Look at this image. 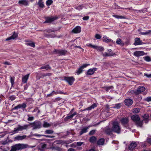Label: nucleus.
<instances>
[{
  "instance_id": "obj_48",
  "label": "nucleus",
  "mask_w": 151,
  "mask_h": 151,
  "mask_svg": "<svg viewBox=\"0 0 151 151\" xmlns=\"http://www.w3.org/2000/svg\"><path fill=\"white\" fill-rule=\"evenodd\" d=\"M151 32V30H147L146 32H140V34H141V35H147L149 34Z\"/></svg>"
},
{
  "instance_id": "obj_34",
  "label": "nucleus",
  "mask_w": 151,
  "mask_h": 151,
  "mask_svg": "<svg viewBox=\"0 0 151 151\" xmlns=\"http://www.w3.org/2000/svg\"><path fill=\"white\" fill-rule=\"evenodd\" d=\"M122 105L123 104L122 103H119L114 105L113 107L114 109H119L121 108Z\"/></svg>"
},
{
  "instance_id": "obj_20",
  "label": "nucleus",
  "mask_w": 151,
  "mask_h": 151,
  "mask_svg": "<svg viewBox=\"0 0 151 151\" xmlns=\"http://www.w3.org/2000/svg\"><path fill=\"white\" fill-rule=\"evenodd\" d=\"M81 31V27L79 26H77L75 27L72 31V32L75 34L80 33Z\"/></svg>"
},
{
  "instance_id": "obj_15",
  "label": "nucleus",
  "mask_w": 151,
  "mask_h": 151,
  "mask_svg": "<svg viewBox=\"0 0 151 151\" xmlns=\"http://www.w3.org/2000/svg\"><path fill=\"white\" fill-rule=\"evenodd\" d=\"M18 37V33L16 32H13L12 35L10 37H9L6 39V40L8 41L12 40H14Z\"/></svg>"
},
{
  "instance_id": "obj_60",
  "label": "nucleus",
  "mask_w": 151,
  "mask_h": 151,
  "mask_svg": "<svg viewBox=\"0 0 151 151\" xmlns=\"http://www.w3.org/2000/svg\"><path fill=\"white\" fill-rule=\"evenodd\" d=\"M47 145L46 144H43L41 146V148L42 149H44L46 147Z\"/></svg>"
},
{
  "instance_id": "obj_26",
  "label": "nucleus",
  "mask_w": 151,
  "mask_h": 151,
  "mask_svg": "<svg viewBox=\"0 0 151 151\" xmlns=\"http://www.w3.org/2000/svg\"><path fill=\"white\" fill-rule=\"evenodd\" d=\"M97 105L96 104V103H94L91 106L84 109L82 111H86V110H91L92 109H94V108L97 107Z\"/></svg>"
},
{
  "instance_id": "obj_39",
  "label": "nucleus",
  "mask_w": 151,
  "mask_h": 151,
  "mask_svg": "<svg viewBox=\"0 0 151 151\" xmlns=\"http://www.w3.org/2000/svg\"><path fill=\"white\" fill-rule=\"evenodd\" d=\"M73 117L72 115H69L68 114V115L64 119V120L65 121H68L69 119H71L73 118Z\"/></svg>"
},
{
  "instance_id": "obj_51",
  "label": "nucleus",
  "mask_w": 151,
  "mask_h": 151,
  "mask_svg": "<svg viewBox=\"0 0 151 151\" xmlns=\"http://www.w3.org/2000/svg\"><path fill=\"white\" fill-rule=\"evenodd\" d=\"M145 60L147 62H150L151 61V59L150 57L148 56H147L145 57Z\"/></svg>"
},
{
  "instance_id": "obj_30",
  "label": "nucleus",
  "mask_w": 151,
  "mask_h": 151,
  "mask_svg": "<svg viewBox=\"0 0 151 151\" xmlns=\"http://www.w3.org/2000/svg\"><path fill=\"white\" fill-rule=\"evenodd\" d=\"M105 142V139L104 138H101L99 139L97 141V144L98 145H103Z\"/></svg>"
},
{
  "instance_id": "obj_14",
  "label": "nucleus",
  "mask_w": 151,
  "mask_h": 151,
  "mask_svg": "<svg viewBox=\"0 0 151 151\" xmlns=\"http://www.w3.org/2000/svg\"><path fill=\"white\" fill-rule=\"evenodd\" d=\"M104 132L107 135H111L113 134L112 128L108 126L106 127L105 128Z\"/></svg>"
},
{
  "instance_id": "obj_52",
  "label": "nucleus",
  "mask_w": 151,
  "mask_h": 151,
  "mask_svg": "<svg viewBox=\"0 0 151 151\" xmlns=\"http://www.w3.org/2000/svg\"><path fill=\"white\" fill-rule=\"evenodd\" d=\"M27 116H28V118L27 119V120L29 121H32L34 120V117L33 116H29V115L28 114L27 115Z\"/></svg>"
},
{
  "instance_id": "obj_49",
  "label": "nucleus",
  "mask_w": 151,
  "mask_h": 151,
  "mask_svg": "<svg viewBox=\"0 0 151 151\" xmlns=\"http://www.w3.org/2000/svg\"><path fill=\"white\" fill-rule=\"evenodd\" d=\"M16 98V97L14 95H12L9 96V100L13 101Z\"/></svg>"
},
{
  "instance_id": "obj_40",
  "label": "nucleus",
  "mask_w": 151,
  "mask_h": 151,
  "mask_svg": "<svg viewBox=\"0 0 151 151\" xmlns=\"http://www.w3.org/2000/svg\"><path fill=\"white\" fill-rule=\"evenodd\" d=\"M53 3L52 0H47L46 2V4L47 6H50Z\"/></svg>"
},
{
  "instance_id": "obj_58",
  "label": "nucleus",
  "mask_w": 151,
  "mask_h": 151,
  "mask_svg": "<svg viewBox=\"0 0 151 151\" xmlns=\"http://www.w3.org/2000/svg\"><path fill=\"white\" fill-rule=\"evenodd\" d=\"M83 143L82 142H77L76 145L77 146H80L82 145Z\"/></svg>"
},
{
  "instance_id": "obj_25",
  "label": "nucleus",
  "mask_w": 151,
  "mask_h": 151,
  "mask_svg": "<svg viewBox=\"0 0 151 151\" xmlns=\"http://www.w3.org/2000/svg\"><path fill=\"white\" fill-rule=\"evenodd\" d=\"M29 74H28L24 76L22 78V83H27L29 78Z\"/></svg>"
},
{
  "instance_id": "obj_64",
  "label": "nucleus",
  "mask_w": 151,
  "mask_h": 151,
  "mask_svg": "<svg viewBox=\"0 0 151 151\" xmlns=\"http://www.w3.org/2000/svg\"><path fill=\"white\" fill-rule=\"evenodd\" d=\"M147 141L149 144H151V138H149L147 139Z\"/></svg>"
},
{
  "instance_id": "obj_63",
  "label": "nucleus",
  "mask_w": 151,
  "mask_h": 151,
  "mask_svg": "<svg viewBox=\"0 0 151 151\" xmlns=\"http://www.w3.org/2000/svg\"><path fill=\"white\" fill-rule=\"evenodd\" d=\"M28 86L27 85V84H26V85L24 86V90H27L28 88Z\"/></svg>"
},
{
  "instance_id": "obj_3",
  "label": "nucleus",
  "mask_w": 151,
  "mask_h": 151,
  "mask_svg": "<svg viewBox=\"0 0 151 151\" xmlns=\"http://www.w3.org/2000/svg\"><path fill=\"white\" fill-rule=\"evenodd\" d=\"M111 127L113 132L118 134H120L121 131V128L117 122H114L112 124Z\"/></svg>"
},
{
  "instance_id": "obj_22",
  "label": "nucleus",
  "mask_w": 151,
  "mask_h": 151,
  "mask_svg": "<svg viewBox=\"0 0 151 151\" xmlns=\"http://www.w3.org/2000/svg\"><path fill=\"white\" fill-rule=\"evenodd\" d=\"M135 42L134 43V45H142L143 43L142 40H141L139 38H136L134 40Z\"/></svg>"
},
{
  "instance_id": "obj_55",
  "label": "nucleus",
  "mask_w": 151,
  "mask_h": 151,
  "mask_svg": "<svg viewBox=\"0 0 151 151\" xmlns=\"http://www.w3.org/2000/svg\"><path fill=\"white\" fill-rule=\"evenodd\" d=\"M130 92L132 94H135L136 95H138V94L137 92V90H131L130 91Z\"/></svg>"
},
{
  "instance_id": "obj_62",
  "label": "nucleus",
  "mask_w": 151,
  "mask_h": 151,
  "mask_svg": "<svg viewBox=\"0 0 151 151\" xmlns=\"http://www.w3.org/2000/svg\"><path fill=\"white\" fill-rule=\"evenodd\" d=\"M7 143L8 142L7 141V140H6L5 141L2 142V144L4 145H6Z\"/></svg>"
},
{
  "instance_id": "obj_41",
  "label": "nucleus",
  "mask_w": 151,
  "mask_h": 151,
  "mask_svg": "<svg viewBox=\"0 0 151 151\" xmlns=\"http://www.w3.org/2000/svg\"><path fill=\"white\" fill-rule=\"evenodd\" d=\"M51 125L49 123H48L47 122H44L43 124V127H49Z\"/></svg>"
},
{
  "instance_id": "obj_18",
  "label": "nucleus",
  "mask_w": 151,
  "mask_h": 151,
  "mask_svg": "<svg viewBox=\"0 0 151 151\" xmlns=\"http://www.w3.org/2000/svg\"><path fill=\"white\" fill-rule=\"evenodd\" d=\"M142 117L143 119L142 121L144 122L145 123H147L149 121V115L147 114H145L142 116Z\"/></svg>"
},
{
  "instance_id": "obj_50",
  "label": "nucleus",
  "mask_w": 151,
  "mask_h": 151,
  "mask_svg": "<svg viewBox=\"0 0 151 151\" xmlns=\"http://www.w3.org/2000/svg\"><path fill=\"white\" fill-rule=\"evenodd\" d=\"M95 37L96 39L99 40L101 39V36L100 34H96L95 35Z\"/></svg>"
},
{
  "instance_id": "obj_38",
  "label": "nucleus",
  "mask_w": 151,
  "mask_h": 151,
  "mask_svg": "<svg viewBox=\"0 0 151 151\" xmlns=\"http://www.w3.org/2000/svg\"><path fill=\"white\" fill-rule=\"evenodd\" d=\"M37 4L40 8L42 9L45 6L44 2H40L38 1Z\"/></svg>"
},
{
  "instance_id": "obj_45",
  "label": "nucleus",
  "mask_w": 151,
  "mask_h": 151,
  "mask_svg": "<svg viewBox=\"0 0 151 151\" xmlns=\"http://www.w3.org/2000/svg\"><path fill=\"white\" fill-rule=\"evenodd\" d=\"M10 81L12 85L11 86V88L13 87L14 85V78H13L11 76L10 77Z\"/></svg>"
},
{
  "instance_id": "obj_27",
  "label": "nucleus",
  "mask_w": 151,
  "mask_h": 151,
  "mask_svg": "<svg viewBox=\"0 0 151 151\" xmlns=\"http://www.w3.org/2000/svg\"><path fill=\"white\" fill-rule=\"evenodd\" d=\"M26 137V136L25 135L22 136L18 135L15 137L14 139L17 140H21L25 139Z\"/></svg>"
},
{
  "instance_id": "obj_5",
  "label": "nucleus",
  "mask_w": 151,
  "mask_h": 151,
  "mask_svg": "<svg viewBox=\"0 0 151 151\" xmlns=\"http://www.w3.org/2000/svg\"><path fill=\"white\" fill-rule=\"evenodd\" d=\"M67 52V51L65 50H57L54 49L53 53L54 54H57L59 56L65 55Z\"/></svg>"
},
{
  "instance_id": "obj_24",
  "label": "nucleus",
  "mask_w": 151,
  "mask_h": 151,
  "mask_svg": "<svg viewBox=\"0 0 151 151\" xmlns=\"http://www.w3.org/2000/svg\"><path fill=\"white\" fill-rule=\"evenodd\" d=\"M137 144L135 142H133L131 143L129 146V149L130 150H132L134 149L135 147H136Z\"/></svg>"
},
{
  "instance_id": "obj_11",
  "label": "nucleus",
  "mask_w": 151,
  "mask_h": 151,
  "mask_svg": "<svg viewBox=\"0 0 151 151\" xmlns=\"http://www.w3.org/2000/svg\"><path fill=\"white\" fill-rule=\"evenodd\" d=\"M97 70V68H90L87 70L86 73V74L87 76L93 75Z\"/></svg>"
},
{
  "instance_id": "obj_6",
  "label": "nucleus",
  "mask_w": 151,
  "mask_h": 151,
  "mask_svg": "<svg viewBox=\"0 0 151 151\" xmlns=\"http://www.w3.org/2000/svg\"><path fill=\"white\" fill-rule=\"evenodd\" d=\"M64 80L67 82L70 86L72 85L75 81V78L73 76H64Z\"/></svg>"
},
{
  "instance_id": "obj_4",
  "label": "nucleus",
  "mask_w": 151,
  "mask_h": 151,
  "mask_svg": "<svg viewBox=\"0 0 151 151\" xmlns=\"http://www.w3.org/2000/svg\"><path fill=\"white\" fill-rule=\"evenodd\" d=\"M129 121L128 117H123L120 120V122L122 126L127 129L129 128Z\"/></svg>"
},
{
  "instance_id": "obj_29",
  "label": "nucleus",
  "mask_w": 151,
  "mask_h": 151,
  "mask_svg": "<svg viewBox=\"0 0 151 151\" xmlns=\"http://www.w3.org/2000/svg\"><path fill=\"white\" fill-rule=\"evenodd\" d=\"M32 135L33 136H35L36 137H40L41 136H44L45 137L47 138H52L54 137V136H51L50 135H45L44 134H32Z\"/></svg>"
},
{
  "instance_id": "obj_47",
  "label": "nucleus",
  "mask_w": 151,
  "mask_h": 151,
  "mask_svg": "<svg viewBox=\"0 0 151 151\" xmlns=\"http://www.w3.org/2000/svg\"><path fill=\"white\" fill-rule=\"evenodd\" d=\"M113 88V87L112 86H106L104 87V89L106 91H108L110 89Z\"/></svg>"
},
{
  "instance_id": "obj_32",
  "label": "nucleus",
  "mask_w": 151,
  "mask_h": 151,
  "mask_svg": "<svg viewBox=\"0 0 151 151\" xmlns=\"http://www.w3.org/2000/svg\"><path fill=\"white\" fill-rule=\"evenodd\" d=\"M51 68V67L50 66L49 64H47L45 65H43L39 69H45L46 70H50Z\"/></svg>"
},
{
  "instance_id": "obj_7",
  "label": "nucleus",
  "mask_w": 151,
  "mask_h": 151,
  "mask_svg": "<svg viewBox=\"0 0 151 151\" xmlns=\"http://www.w3.org/2000/svg\"><path fill=\"white\" fill-rule=\"evenodd\" d=\"M90 65V64H83L81 66H80L78 70H76V73L77 75H79L83 72V69L86 68L87 67Z\"/></svg>"
},
{
  "instance_id": "obj_19",
  "label": "nucleus",
  "mask_w": 151,
  "mask_h": 151,
  "mask_svg": "<svg viewBox=\"0 0 151 151\" xmlns=\"http://www.w3.org/2000/svg\"><path fill=\"white\" fill-rule=\"evenodd\" d=\"M131 119L135 122H136L139 121L140 119L139 116L137 114H134L132 115L131 117Z\"/></svg>"
},
{
  "instance_id": "obj_42",
  "label": "nucleus",
  "mask_w": 151,
  "mask_h": 151,
  "mask_svg": "<svg viewBox=\"0 0 151 151\" xmlns=\"http://www.w3.org/2000/svg\"><path fill=\"white\" fill-rule=\"evenodd\" d=\"M140 111V109L138 108H134L132 112L134 114L138 113Z\"/></svg>"
},
{
  "instance_id": "obj_56",
  "label": "nucleus",
  "mask_w": 151,
  "mask_h": 151,
  "mask_svg": "<svg viewBox=\"0 0 151 151\" xmlns=\"http://www.w3.org/2000/svg\"><path fill=\"white\" fill-rule=\"evenodd\" d=\"M89 18V17L88 16H86L84 17L83 18V19L84 20H87Z\"/></svg>"
},
{
  "instance_id": "obj_12",
  "label": "nucleus",
  "mask_w": 151,
  "mask_h": 151,
  "mask_svg": "<svg viewBox=\"0 0 151 151\" xmlns=\"http://www.w3.org/2000/svg\"><path fill=\"white\" fill-rule=\"evenodd\" d=\"M27 104L26 103H24L22 104H19L16 106L14 107L12 109V110H17L21 108L22 109H24L25 108L27 107Z\"/></svg>"
},
{
  "instance_id": "obj_9",
  "label": "nucleus",
  "mask_w": 151,
  "mask_h": 151,
  "mask_svg": "<svg viewBox=\"0 0 151 151\" xmlns=\"http://www.w3.org/2000/svg\"><path fill=\"white\" fill-rule=\"evenodd\" d=\"M58 19L57 17H45V21L44 22V24L47 23H51L52 22Z\"/></svg>"
},
{
  "instance_id": "obj_57",
  "label": "nucleus",
  "mask_w": 151,
  "mask_h": 151,
  "mask_svg": "<svg viewBox=\"0 0 151 151\" xmlns=\"http://www.w3.org/2000/svg\"><path fill=\"white\" fill-rule=\"evenodd\" d=\"M46 32L48 33L54 32V31L52 29H47L45 30Z\"/></svg>"
},
{
  "instance_id": "obj_46",
  "label": "nucleus",
  "mask_w": 151,
  "mask_h": 151,
  "mask_svg": "<svg viewBox=\"0 0 151 151\" xmlns=\"http://www.w3.org/2000/svg\"><path fill=\"white\" fill-rule=\"evenodd\" d=\"M52 94H55V95H57V94H65V93H63V92H62V91H53L52 92Z\"/></svg>"
},
{
  "instance_id": "obj_36",
  "label": "nucleus",
  "mask_w": 151,
  "mask_h": 151,
  "mask_svg": "<svg viewBox=\"0 0 151 151\" xmlns=\"http://www.w3.org/2000/svg\"><path fill=\"white\" fill-rule=\"evenodd\" d=\"M112 16L117 19H127V18L124 16H122L117 15H113Z\"/></svg>"
},
{
  "instance_id": "obj_17",
  "label": "nucleus",
  "mask_w": 151,
  "mask_h": 151,
  "mask_svg": "<svg viewBox=\"0 0 151 151\" xmlns=\"http://www.w3.org/2000/svg\"><path fill=\"white\" fill-rule=\"evenodd\" d=\"M124 102V104L129 107L131 106L133 103V100L130 99H126Z\"/></svg>"
},
{
  "instance_id": "obj_35",
  "label": "nucleus",
  "mask_w": 151,
  "mask_h": 151,
  "mask_svg": "<svg viewBox=\"0 0 151 151\" xmlns=\"http://www.w3.org/2000/svg\"><path fill=\"white\" fill-rule=\"evenodd\" d=\"M84 6L83 4L79 5L78 6H76L74 8L75 9L78 10L79 11L81 10L84 7Z\"/></svg>"
},
{
  "instance_id": "obj_10",
  "label": "nucleus",
  "mask_w": 151,
  "mask_h": 151,
  "mask_svg": "<svg viewBox=\"0 0 151 151\" xmlns=\"http://www.w3.org/2000/svg\"><path fill=\"white\" fill-rule=\"evenodd\" d=\"M102 41L103 42L106 43L111 42L114 44L115 43V41H113L112 39L109 38L106 35L104 36L102 39Z\"/></svg>"
},
{
  "instance_id": "obj_1",
  "label": "nucleus",
  "mask_w": 151,
  "mask_h": 151,
  "mask_svg": "<svg viewBox=\"0 0 151 151\" xmlns=\"http://www.w3.org/2000/svg\"><path fill=\"white\" fill-rule=\"evenodd\" d=\"M30 125H33L34 129H40L42 127V123L40 121H35L34 122L30 123V124H25L23 126L18 125L17 128H14V130L11 131V132L13 133L14 134L17 133L21 131L24 130H26L28 129Z\"/></svg>"
},
{
  "instance_id": "obj_43",
  "label": "nucleus",
  "mask_w": 151,
  "mask_h": 151,
  "mask_svg": "<svg viewBox=\"0 0 151 151\" xmlns=\"http://www.w3.org/2000/svg\"><path fill=\"white\" fill-rule=\"evenodd\" d=\"M54 132V131L52 130L47 129L44 132L45 134H52Z\"/></svg>"
},
{
  "instance_id": "obj_28",
  "label": "nucleus",
  "mask_w": 151,
  "mask_h": 151,
  "mask_svg": "<svg viewBox=\"0 0 151 151\" xmlns=\"http://www.w3.org/2000/svg\"><path fill=\"white\" fill-rule=\"evenodd\" d=\"M97 138L95 136H92L90 137L89 141L91 143H95L96 141Z\"/></svg>"
},
{
  "instance_id": "obj_37",
  "label": "nucleus",
  "mask_w": 151,
  "mask_h": 151,
  "mask_svg": "<svg viewBox=\"0 0 151 151\" xmlns=\"http://www.w3.org/2000/svg\"><path fill=\"white\" fill-rule=\"evenodd\" d=\"M116 43L120 45L121 46H123L124 43L122 42L120 38H118L116 41Z\"/></svg>"
},
{
  "instance_id": "obj_44",
  "label": "nucleus",
  "mask_w": 151,
  "mask_h": 151,
  "mask_svg": "<svg viewBox=\"0 0 151 151\" xmlns=\"http://www.w3.org/2000/svg\"><path fill=\"white\" fill-rule=\"evenodd\" d=\"M26 45L28 46H29L31 47H35V43L33 42H30L27 43Z\"/></svg>"
},
{
  "instance_id": "obj_31",
  "label": "nucleus",
  "mask_w": 151,
  "mask_h": 151,
  "mask_svg": "<svg viewBox=\"0 0 151 151\" xmlns=\"http://www.w3.org/2000/svg\"><path fill=\"white\" fill-rule=\"evenodd\" d=\"M135 124L137 127H142L143 124V121L139 120L137 122H135Z\"/></svg>"
},
{
  "instance_id": "obj_21",
  "label": "nucleus",
  "mask_w": 151,
  "mask_h": 151,
  "mask_svg": "<svg viewBox=\"0 0 151 151\" xmlns=\"http://www.w3.org/2000/svg\"><path fill=\"white\" fill-rule=\"evenodd\" d=\"M133 55L136 57H139L144 55L145 53L143 51H136L134 53Z\"/></svg>"
},
{
  "instance_id": "obj_8",
  "label": "nucleus",
  "mask_w": 151,
  "mask_h": 151,
  "mask_svg": "<svg viewBox=\"0 0 151 151\" xmlns=\"http://www.w3.org/2000/svg\"><path fill=\"white\" fill-rule=\"evenodd\" d=\"M86 46L88 47H91L94 49H96L97 50L100 51H103L104 50V48L103 47L99 46L96 45H93L91 43H89L86 45Z\"/></svg>"
},
{
  "instance_id": "obj_33",
  "label": "nucleus",
  "mask_w": 151,
  "mask_h": 151,
  "mask_svg": "<svg viewBox=\"0 0 151 151\" xmlns=\"http://www.w3.org/2000/svg\"><path fill=\"white\" fill-rule=\"evenodd\" d=\"M103 56L105 57H110V56H113L114 55H116V54L115 53H114L113 52H112L111 53H108L106 52H105L103 54Z\"/></svg>"
},
{
  "instance_id": "obj_59",
  "label": "nucleus",
  "mask_w": 151,
  "mask_h": 151,
  "mask_svg": "<svg viewBox=\"0 0 151 151\" xmlns=\"http://www.w3.org/2000/svg\"><path fill=\"white\" fill-rule=\"evenodd\" d=\"M144 75L148 78H151V74H148L147 73H145Z\"/></svg>"
},
{
  "instance_id": "obj_2",
  "label": "nucleus",
  "mask_w": 151,
  "mask_h": 151,
  "mask_svg": "<svg viewBox=\"0 0 151 151\" xmlns=\"http://www.w3.org/2000/svg\"><path fill=\"white\" fill-rule=\"evenodd\" d=\"M29 147L27 144H17L12 146L10 151H17L21 150L22 149H25Z\"/></svg>"
},
{
  "instance_id": "obj_13",
  "label": "nucleus",
  "mask_w": 151,
  "mask_h": 151,
  "mask_svg": "<svg viewBox=\"0 0 151 151\" xmlns=\"http://www.w3.org/2000/svg\"><path fill=\"white\" fill-rule=\"evenodd\" d=\"M96 124H94L93 125H89L87 127H84L81 129V131L79 132V134L80 135H82L83 133H86L88 132V129L90 127L92 126H96Z\"/></svg>"
},
{
  "instance_id": "obj_53",
  "label": "nucleus",
  "mask_w": 151,
  "mask_h": 151,
  "mask_svg": "<svg viewBox=\"0 0 151 151\" xmlns=\"http://www.w3.org/2000/svg\"><path fill=\"white\" fill-rule=\"evenodd\" d=\"M144 101L147 102L151 101V97H147L144 99Z\"/></svg>"
},
{
  "instance_id": "obj_23",
  "label": "nucleus",
  "mask_w": 151,
  "mask_h": 151,
  "mask_svg": "<svg viewBox=\"0 0 151 151\" xmlns=\"http://www.w3.org/2000/svg\"><path fill=\"white\" fill-rule=\"evenodd\" d=\"M145 88L144 86H139L137 90V93L139 94L145 90Z\"/></svg>"
},
{
  "instance_id": "obj_61",
  "label": "nucleus",
  "mask_w": 151,
  "mask_h": 151,
  "mask_svg": "<svg viewBox=\"0 0 151 151\" xmlns=\"http://www.w3.org/2000/svg\"><path fill=\"white\" fill-rule=\"evenodd\" d=\"M3 64L4 65H11V63H10L9 62H7V61H6V62H4L3 63Z\"/></svg>"
},
{
  "instance_id": "obj_16",
  "label": "nucleus",
  "mask_w": 151,
  "mask_h": 151,
  "mask_svg": "<svg viewBox=\"0 0 151 151\" xmlns=\"http://www.w3.org/2000/svg\"><path fill=\"white\" fill-rule=\"evenodd\" d=\"M18 4L20 6H27L29 5V3L27 0H20L18 2Z\"/></svg>"
},
{
  "instance_id": "obj_54",
  "label": "nucleus",
  "mask_w": 151,
  "mask_h": 151,
  "mask_svg": "<svg viewBox=\"0 0 151 151\" xmlns=\"http://www.w3.org/2000/svg\"><path fill=\"white\" fill-rule=\"evenodd\" d=\"M96 131V130H92L89 132V135H93L95 134Z\"/></svg>"
}]
</instances>
